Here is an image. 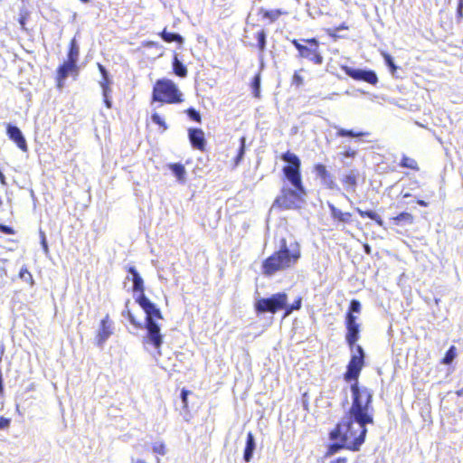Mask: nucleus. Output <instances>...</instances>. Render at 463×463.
<instances>
[{"instance_id": "f257e3e1", "label": "nucleus", "mask_w": 463, "mask_h": 463, "mask_svg": "<svg viewBox=\"0 0 463 463\" xmlns=\"http://www.w3.org/2000/svg\"><path fill=\"white\" fill-rule=\"evenodd\" d=\"M373 421L357 417L353 413L347 412L341 421L336 425L334 430L330 432L332 440L347 441V449L358 451L364 442L367 433L366 425L373 424Z\"/></svg>"}, {"instance_id": "f03ea898", "label": "nucleus", "mask_w": 463, "mask_h": 463, "mask_svg": "<svg viewBox=\"0 0 463 463\" xmlns=\"http://www.w3.org/2000/svg\"><path fill=\"white\" fill-rule=\"evenodd\" d=\"M301 257L300 244L293 240L289 242L281 239L277 251L267 258L262 263V272L267 276H272L278 271L294 267Z\"/></svg>"}, {"instance_id": "7ed1b4c3", "label": "nucleus", "mask_w": 463, "mask_h": 463, "mask_svg": "<svg viewBox=\"0 0 463 463\" xmlns=\"http://www.w3.org/2000/svg\"><path fill=\"white\" fill-rule=\"evenodd\" d=\"M136 302L146 313L145 327L146 329V335L144 338V343L152 345L157 350L158 354H160L159 349L163 344V335L156 319L163 318L161 311L145 294L138 295Z\"/></svg>"}, {"instance_id": "20e7f679", "label": "nucleus", "mask_w": 463, "mask_h": 463, "mask_svg": "<svg viewBox=\"0 0 463 463\" xmlns=\"http://www.w3.org/2000/svg\"><path fill=\"white\" fill-rule=\"evenodd\" d=\"M351 392L353 396V402L348 411L357 417L369 421L373 420V408L372 406L373 392L367 387L358 385V382H354L351 385Z\"/></svg>"}, {"instance_id": "39448f33", "label": "nucleus", "mask_w": 463, "mask_h": 463, "mask_svg": "<svg viewBox=\"0 0 463 463\" xmlns=\"http://www.w3.org/2000/svg\"><path fill=\"white\" fill-rule=\"evenodd\" d=\"M183 94L175 83L168 79L158 80L153 89L152 99L162 103H180Z\"/></svg>"}, {"instance_id": "423d86ee", "label": "nucleus", "mask_w": 463, "mask_h": 463, "mask_svg": "<svg viewBox=\"0 0 463 463\" xmlns=\"http://www.w3.org/2000/svg\"><path fill=\"white\" fill-rule=\"evenodd\" d=\"M281 159L288 165L283 167V173L287 180L292 184V186L300 192H304V186L302 184L301 175H300V159L297 155L287 151L282 154Z\"/></svg>"}, {"instance_id": "0eeeda50", "label": "nucleus", "mask_w": 463, "mask_h": 463, "mask_svg": "<svg viewBox=\"0 0 463 463\" xmlns=\"http://www.w3.org/2000/svg\"><path fill=\"white\" fill-rule=\"evenodd\" d=\"M288 295L285 292L273 294L269 298H261L255 302V310L257 313L275 314L287 306Z\"/></svg>"}, {"instance_id": "6e6552de", "label": "nucleus", "mask_w": 463, "mask_h": 463, "mask_svg": "<svg viewBox=\"0 0 463 463\" xmlns=\"http://www.w3.org/2000/svg\"><path fill=\"white\" fill-rule=\"evenodd\" d=\"M352 355L347 365V370L344 374L346 382H357L361 370L364 364V351L361 345H354V349H350Z\"/></svg>"}, {"instance_id": "1a4fd4ad", "label": "nucleus", "mask_w": 463, "mask_h": 463, "mask_svg": "<svg viewBox=\"0 0 463 463\" xmlns=\"http://www.w3.org/2000/svg\"><path fill=\"white\" fill-rule=\"evenodd\" d=\"M306 194V191L300 192L298 189L283 188L280 195H279L274 203V205L285 209H293L298 206L302 201V196Z\"/></svg>"}, {"instance_id": "9d476101", "label": "nucleus", "mask_w": 463, "mask_h": 463, "mask_svg": "<svg viewBox=\"0 0 463 463\" xmlns=\"http://www.w3.org/2000/svg\"><path fill=\"white\" fill-rule=\"evenodd\" d=\"M302 41L309 44V46L304 45L299 52V56L313 61L315 64H322L323 57L318 52L319 42L316 38L303 39Z\"/></svg>"}, {"instance_id": "9b49d317", "label": "nucleus", "mask_w": 463, "mask_h": 463, "mask_svg": "<svg viewBox=\"0 0 463 463\" xmlns=\"http://www.w3.org/2000/svg\"><path fill=\"white\" fill-rule=\"evenodd\" d=\"M357 317L352 316L351 314H346L345 316V326H346V335L345 341L349 345L350 349H354L355 343L359 339L360 335V325L356 322Z\"/></svg>"}, {"instance_id": "f8f14e48", "label": "nucleus", "mask_w": 463, "mask_h": 463, "mask_svg": "<svg viewBox=\"0 0 463 463\" xmlns=\"http://www.w3.org/2000/svg\"><path fill=\"white\" fill-rule=\"evenodd\" d=\"M343 70L346 75L354 80H363L373 85L376 84L378 81L377 75L373 71L354 69L347 66H345Z\"/></svg>"}, {"instance_id": "ddd939ff", "label": "nucleus", "mask_w": 463, "mask_h": 463, "mask_svg": "<svg viewBox=\"0 0 463 463\" xmlns=\"http://www.w3.org/2000/svg\"><path fill=\"white\" fill-rule=\"evenodd\" d=\"M113 334V322L109 319L107 315L100 322L99 328L96 336L97 345L100 348L103 347L105 342Z\"/></svg>"}, {"instance_id": "4468645a", "label": "nucleus", "mask_w": 463, "mask_h": 463, "mask_svg": "<svg viewBox=\"0 0 463 463\" xmlns=\"http://www.w3.org/2000/svg\"><path fill=\"white\" fill-rule=\"evenodd\" d=\"M188 137L194 148L201 151L204 150L206 141L204 133L201 128H190L188 130Z\"/></svg>"}, {"instance_id": "2eb2a0df", "label": "nucleus", "mask_w": 463, "mask_h": 463, "mask_svg": "<svg viewBox=\"0 0 463 463\" xmlns=\"http://www.w3.org/2000/svg\"><path fill=\"white\" fill-rule=\"evenodd\" d=\"M7 135L10 139H12L14 142L16 143L17 146L21 150L27 151L28 147H27L26 140L19 128H17L16 126L8 124L7 125Z\"/></svg>"}, {"instance_id": "dca6fc26", "label": "nucleus", "mask_w": 463, "mask_h": 463, "mask_svg": "<svg viewBox=\"0 0 463 463\" xmlns=\"http://www.w3.org/2000/svg\"><path fill=\"white\" fill-rule=\"evenodd\" d=\"M317 175L321 179L322 183L329 189L336 188L333 175L326 170L324 165L318 164L315 166Z\"/></svg>"}, {"instance_id": "f3484780", "label": "nucleus", "mask_w": 463, "mask_h": 463, "mask_svg": "<svg viewBox=\"0 0 463 463\" xmlns=\"http://www.w3.org/2000/svg\"><path fill=\"white\" fill-rule=\"evenodd\" d=\"M128 273L131 275V280L133 282V292L134 293H139V295L145 294L144 290V280L141 278L138 271L136 269L135 267L131 266L128 269Z\"/></svg>"}, {"instance_id": "a211bd4d", "label": "nucleus", "mask_w": 463, "mask_h": 463, "mask_svg": "<svg viewBox=\"0 0 463 463\" xmlns=\"http://www.w3.org/2000/svg\"><path fill=\"white\" fill-rule=\"evenodd\" d=\"M327 205L334 220L344 224L350 223L352 222V214L350 213L342 212L331 203H328Z\"/></svg>"}, {"instance_id": "6ab92c4d", "label": "nucleus", "mask_w": 463, "mask_h": 463, "mask_svg": "<svg viewBox=\"0 0 463 463\" xmlns=\"http://www.w3.org/2000/svg\"><path fill=\"white\" fill-rule=\"evenodd\" d=\"M77 70V64L70 61H65L58 69V81L59 86L61 85V81L65 80L70 73Z\"/></svg>"}, {"instance_id": "aec40b11", "label": "nucleus", "mask_w": 463, "mask_h": 463, "mask_svg": "<svg viewBox=\"0 0 463 463\" xmlns=\"http://www.w3.org/2000/svg\"><path fill=\"white\" fill-rule=\"evenodd\" d=\"M255 449V438L251 432H249L247 434L246 445L243 452V459L245 462L249 463L252 459Z\"/></svg>"}, {"instance_id": "412c9836", "label": "nucleus", "mask_w": 463, "mask_h": 463, "mask_svg": "<svg viewBox=\"0 0 463 463\" xmlns=\"http://www.w3.org/2000/svg\"><path fill=\"white\" fill-rule=\"evenodd\" d=\"M168 168L172 171L179 183L184 184L186 182V170L182 164H169Z\"/></svg>"}, {"instance_id": "4be33fe9", "label": "nucleus", "mask_w": 463, "mask_h": 463, "mask_svg": "<svg viewBox=\"0 0 463 463\" xmlns=\"http://www.w3.org/2000/svg\"><path fill=\"white\" fill-rule=\"evenodd\" d=\"M160 37L166 43H172L176 42L179 44H182L184 43V37L176 33H169L165 29H164L160 33Z\"/></svg>"}, {"instance_id": "5701e85b", "label": "nucleus", "mask_w": 463, "mask_h": 463, "mask_svg": "<svg viewBox=\"0 0 463 463\" xmlns=\"http://www.w3.org/2000/svg\"><path fill=\"white\" fill-rule=\"evenodd\" d=\"M79 55H80V47H79L76 40L72 39L71 41L70 50L68 52V61L77 64Z\"/></svg>"}, {"instance_id": "b1692460", "label": "nucleus", "mask_w": 463, "mask_h": 463, "mask_svg": "<svg viewBox=\"0 0 463 463\" xmlns=\"http://www.w3.org/2000/svg\"><path fill=\"white\" fill-rule=\"evenodd\" d=\"M335 129H337L336 136L337 137H365L368 135L366 132H355L352 129H345L339 127H335Z\"/></svg>"}, {"instance_id": "393cba45", "label": "nucleus", "mask_w": 463, "mask_h": 463, "mask_svg": "<svg viewBox=\"0 0 463 463\" xmlns=\"http://www.w3.org/2000/svg\"><path fill=\"white\" fill-rule=\"evenodd\" d=\"M173 70L175 75L184 78L187 75V69L184 65V63L178 60L177 56L175 55L173 60Z\"/></svg>"}, {"instance_id": "a878e982", "label": "nucleus", "mask_w": 463, "mask_h": 463, "mask_svg": "<svg viewBox=\"0 0 463 463\" xmlns=\"http://www.w3.org/2000/svg\"><path fill=\"white\" fill-rule=\"evenodd\" d=\"M356 211L362 217H368L371 220L374 221L378 225H383V221L382 220L381 216L377 214L375 212L370 210L363 211L360 208H356Z\"/></svg>"}, {"instance_id": "bb28decb", "label": "nucleus", "mask_w": 463, "mask_h": 463, "mask_svg": "<svg viewBox=\"0 0 463 463\" xmlns=\"http://www.w3.org/2000/svg\"><path fill=\"white\" fill-rule=\"evenodd\" d=\"M343 182L348 185V187L354 192L355 187L357 185V175L354 173V170L350 171L349 174H347L344 179Z\"/></svg>"}, {"instance_id": "cd10ccee", "label": "nucleus", "mask_w": 463, "mask_h": 463, "mask_svg": "<svg viewBox=\"0 0 463 463\" xmlns=\"http://www.w3.org/2000/svg\"><path fill=\"white\" fill-rule=\"evenodd\" d=\"M130 303V300H127L126 304H125V310L122 312V316L123 317H127L129 320V322L135 326L137 328H142L143 326L141 323L137 322L134 317V315L132 314V312L128 309V305Z\"/></svg>"}, {"instance_id": "c85d7f7f", "label": "nucleus", "mask_w": 463, "mask_h": 463, "mask_svg": "<svg viewBox=\"0 0 463 463\" xmlns=\"http://www.w3.org/2000/svg\"><path fill=\"white\" fill-rule=\"evenodd\" d=\"M348 442L347 441H341L340 442H335L331 445H329L327 452L326 454V457L333 456L334 454L337 453L341 449H347Z\"/></svg>"}, {"instance_id": "c756f323", "label": "nucleus", "mask_w": 463, "mask_h": 463, "mask_svg": "<svg viewBox=\"0 0 463 463\" xmlns=\"http://www.w3.org/2000/svg\"><path fill=\"white\" fill-rule=\"evenodd\" d=\"M260 12L263 14V17L269 19L270 22H275L283 13L279 9L275 10H264L261 9Z\"/></svg>"}, {"instance_id": "7c9ffc66", "label": "nucleus", "mask_w": 463, "mask_h": 463, "mask_svg": "<svg viewBox=\"0 0 463 463\" xmlns=\"http://www.w3.org/2000/svg\"><path fill=\"white\" fill-rule=\"evenodd\" d=\"M400 165L402 167L410 168L412 170H419L418 164H417L416 160H414L413 158L408 157L406 156H403V157L400 163Z\"/></svg>"}, {"instance_id": "2f4dec72", "label": "nucleus", "mask_w": 463, "mask_h": 463, "mask_svg": "<svg viewBox=\"0 0 463 463\" xmlns=\"http://www.w3.org/2000/svg\"><path fill=\"white\" fill-rule=\"evenodd\" d=\"M19 278L24 282L29 283L31 287L34 285V280L32 274L29 272L26 267H22L19 272Z\"/></svg>"}, {"instance_id": "473e14b6", "label": "nucleus", "mask_w": 463, "mask_h": 463, "mask_svg": "<svg viewBox=\"0 0 463 463\" xmlns=\"http://www.w3.org/2000/svg\"><path fill=\"white\" fill-rule=\"evenodd\" d=\"M266 32L264 30H260L257 33L256 38L258 41V47L260 52H263L266 48Z\"/></svg>"}, {"instance_id": "72a5a7b5", "label": "nucleus", "mask_w": 463, "mask_h": 463, "mask_svg": "<svg viewBox=\"0 0 463 463\" xmlns=\"http://www.w3.org/2000/svg\"><path fill=\"white\" fill-rule=\"evenodd\" d=\"M393 221L395 224H399L400 222H406V223H412L413 222V216L409 213H402L396 217L393 218Z\"/></svg>"}, {"instance_id": "f704fd0d", "label": "nucleus", "mask_w": 463, "mask_h": 463, "mask_svg": "<svg viewBox=\"0 0 463 463\" xmlns=\"http://www.w3.org/2000/svg\"><path fill=\"white\" fill-rule=\"evenodd\" d=\"M302 305V298H298L297 300H295L292 304L288 305L287 303V306L284 307L285 309V316H288L291 314L294 310H298L301 308Z\"/></svg>"}, {"instance_id": "c9c22d12", "label": "nucleus", "mask_w": 463, "mask_h": 463, "mask_svg": "<svg viewBox=\"0 0 463 463\" xmlns=\"http://www.w3.org/2000/svg\"><path fill=\"white\" fill-rule=\"evenodd\" d=\"M251 88L255 98L260 97V76L255 75L251 81Z\"/></svg>"}, {"instance_id": "e433bc0d", "label": "nucleus", "mask_w": 463, "mask_h": 463, "mask_svg": "<svg viewBox=\"0 0 463 463\" xmlns=\"http://www.w3.org/2000/svg\"><path fill=\"white\" fill-rule=\"evenodd\" d=\"M456 357V347L454 345L450 346L447 351L442 362L445 364H449L452 363L454 358Z\"/></svg>"}, {"instance_id": "4c0bfd02", "label": "nucleus", "mask_w": 463, "mask_h": 463, "mask_svg": "<svg viewBox=\"0 0 463 463\" xmlns=\"http://www.w3.org/2000/svg\"><path fill=\"white\" fill-rule=\"evenodd\" d=\"M361 312V303L357 299H353L350 302L349 310L347 314H351L352 316H355L354 314H360Z\"/></svg>"}, {"instance_id": "58836bf2", "label": "nucleus", "mask_w": 463, "mask_h": 463, "mask_svg": "<svg viewBox=\"0 0 463 463\" xmlns=\"http://www.w3.org/2000/svg\"><path fill=\"white\" fill-rule=\"evenodd\" d=\"M100 87L102 89L103 96H104V102L107 106V108H111V101L109 99V92L111 91V90L109 88L108 85H106V82H99Z\"/></svg>"}, {"instance_id": "ea45409f", "label": "nucleus", "mask_w": 463, "mask_h": 463, "mask_svg": "<svg viewBox=\"0 0 463 463\" xmlns=\"http://www.w3.org/2000/svg\"><path fill=\"white\" fill-rule=\"evenodd\" d=\"M241 146H240V149H239V152H238V155L236 156V164L238 165L243 158V156H244V153H245V142H246V138L244 137H242L241 138Z\"/></svg>"}, {"instance_id": "a19ab883", "label": "nucleus", "mask_w": 463, "mask_h": 463, "mask_svg": "<svg viewBox=\"0 0 463 463\" xmlns=\"http://www.w3.org/2000/svg\"><path fill=\"white\" fill-rule=\"evenodd\" d=\"M151 119L152 121L158 125L159 127L163 128V130H165L167 129V125L165 124V122L164 121V119L156 113H153L152 116H151Z\"/></svg>"}, {"instance_id": "79ce46f5", "label": "nucleus", "mask_w": 463, "mask_h": 463, "mask_svg": "<svg viewBox=\"0 0 463 463\" xmlns=\"http://www.w3.org/2000/svg\"><path fill=\"white\" fill-rule=\"evenodd\" d=\"M152 449H153L154 453H156V454H159L162 456L165 455V453H166L165 446L163 442L154 443Z\"/></svg>"}, {"instance_id": "37998d69", "label": "nucleus", "mask_w": 463, "mask_h": 463, "mask_svg": "<svg viewBox=\"0 0 463 463\" xmlns=\"http://www.w3.org/2000/svg\"><path fill=\"white\" fill-rule=\"evenodd\" d=\"M383 59H384V61H385L386 65L393 72L397 69V67L394 64L392 57L390 54L385 53V52L383 53Z\"/></svg>"}, {"instance_id": "c03bdc74", "label": "nucleus", "mask_w": 463, "mask_h": 463, "mask_svg": "<svg viewBox=\"0 0 463 463\" xmlns=\"http://www.w3.org/2000/svg\"><path fill=\"white\" fill-rule=\"evenodd\" d=\"M186 112H187L188 117L192 120L196 121V122H200L201 121V115H200V113L196 109H194L193 108H190V109H187Z\"/></svg>"}, {"instance_id": "a18cd8bd", "label": "nucleus", "mask_w": 463, "mask_h": 463, "mask_svg": "<svg viewBox=\"0 0 463 463\" xmlns=\"http://www.w3.org/2000/svg\"><path fill=\"white\" fill-rule=\"evenodd\" d=\"M98 67H99V71H100V73L102 75V81L101 82H106V85H108L109 84V72H108V71L100 63H98Z\"/></svg>"}, {"instance_id": "49530a36", "label": "nucleus", "mask_w": 463, "mask_h": 463, "mask_svg": "<svg viewBox=\"0 0 463 463\" xmlns=\"http://www.w3.org/2000/svg\"><path fill=\"white\" fill-rule=\"evenodd\" d=\"M292 84L296 85L297 87H298V86L303 84V78L297 71L293 75Z\"/></svg>"}, {"instance_id": "de8ad7c7", "label": "nucleus", "mask_w": 463, "mask_h": 463, "mask_svg": "<svg viewBox=\"0 0 463 463\" xmlns=\"http://www.w3.org/2000/svg\"><path fill=\"white\" fill-rule=\"evenodd\" d=\"M356 154H357L356 150L351 149L350 147H345V150L342 153L344 157H351V158H354L356 156Z\"/></svg>"}, {"instance_id": "09e8293b", "label": "nucleus", "mask_w": 463, "mask_h": 463, "mask_svg": "<svg viewBox=\"0 0 463 463\" xmlns=\"http://www.w3.org/2000/svg\"><path fill=\"white\" fill-rule=\"evenodd\" d=\"M189 393H190V392L186 391L184 389H183L181 392V400L183 402V407L184 409L187 407V398H188Z\"/></svg>"}, {"instance_id": "8fccbe9b", "label": "nucleus", "mask_w": 463, "mask_h": 463, "mask_svg": "<svg viewBox=\"0 0 463 463\" xmlns=\"http://www.w3.org/2000/svg\"><path fill=\"white\" fill-rule=\"evenodd\" d=\"M10 425V420L5 417L0 418V430L7 429Z\"/></svg>"}, {"instance_id": "3c124183", "label": "nucleus", "mask_w": 463, "mask_h": 463, "mask_svg": "<svg viewBox=\"0 0 463 463\" xmlns=\"http://www.w3.org/2000/svg\"><path fill=\"white\" fill-rule=\"evenodd\" d=\"M41 244L43 246V251L45 254H48L49 252V248H48V244H47V241H46V237L44 235L43 232H42V241H41Z\"/></svg>"}, {"instance_id": "603ef678", "label": "nucleus", "mask_w": 463, "mask_h": 463, "mask_svg": "<svg viewBox=\"0 0 463 463\" xmlns=\"http://www.w3.org/2000/svg\"><path fill=\"white\" fill-rule=\"evenodd\" d=\"M0 230L5 234H13L14 233L13 229L6 225H0Z\"/></svg>"}, {"instance_id": "864d4df0", "label": "nucleus", "mask_w": 463, "mask_h": 463, "mask_svg": "<svg viewBox=\"0 0 463 463\" xmlns=\"http://www.w3.org/2000/svg\"><path fill=\"white\" fill-rule=\"evenodd\" d=\"M292 44L296 47V49L300 52L301 49L304 47V44H301L298 40L293 39L291 41Z\"/></svg>"}, {"instance_id": "5fc2aeb1", "label": "nucleus", "mask_w": 463, "mask_h": 463, "mask_svg": "<svg viewBox=\"0 0 463 463\" xmlns=\"http://www.w3.org/2000/svg\"><path fill=\"white\" fill-rule=\"evenodd\" d=\"M457 14L458 16H462L463 14V0H458V5L457 8Z\"/></svg>"}, {"instance_id": "6e6d98bb", "label": "nucleus", "mask_w": 463, "mask_h": 463, "mask_svg": "<svg viewBox=\"0 0 463 463\" xmlns=\"http://www.w3.org/2000/svg\"><path fill=\"white\" fill-rule=\"evenodd\" d=\"M345 458H338L335 460L332 461L331 463H346Z\"/></svg>"}, {"instance_id": "4d7b16f0", "label": "nucleus", "mask_w": 463, "mask_h": 463, "mask_svg": "<svg viewBox=\"0 0 463 463\" xmlns=\"http://www.w3.org/2000/svg\"><path fill=\"white\" fill-rule=\"evenodd\" d=\"M0 183L2 184H6L5 176L1 170H0Z\"/></svg>"}, {"instance_id": "13d9d810", "label": "nucleus", "mask_w": 463, "mask_h": 463, "mask_svg": "<svg viewBox=\"0 0 463 463\" xmlns=\"http://www.w3.org/2000/svg\"><path fill=\"white\" fill-rule=\"evenodd\" d=\"M364 249L365 253H367V254L371 253V247L368 244H364Z\"/></svg>"}, {"instance_id": "bf43d9fd", "label": "nucleus", "mask_w": 463, "mask_h": 463, "mask_svg": "<svg viewBox=\"0 0 463 463\" xmlns=\"http://www.w3.org/2000/svg\"><path fill=\"white\" fill-rule=\"evenodd\" d=\"M417 203L419 205H420V206H427L428 205V203L425 201H423V200H418Z\"/></svg>"}, {"instance_id": "052dcab7", "label": "nucleus", "mask_w": 463, "mask_h": 463, "mask_svg": "<svg viewBox=\"0 0 463 463\" xmlns=\"http://www.w3.org/2000/svg\"><path fill=\"white\" fill-rule=\"evenodd\" d=\"M456 394L459 397L463 395V387L456 392Z\"/></svg>"}, {"instance_id": "680f3d73", "label": "nucleus", "mask_w": 463, "mask_h": 463, "mask_svg": "<svg viewBox=\"0 0 463 463\" xmlns=\"http://www.w3.org/2000/svg\"><path fill=\"white\" fill-rule=\"evenodd\" d=\"M136 463H146V461H144L143 459H137V460L136 461Z\"/></svg>"}, {"instance_id": "e2e57ef3", "label": "nucleus", "mask_w": 463, "mask_h": 463, "mask_svg": "<svg viewBox=\"0 0 463 463\" xmlns=\"http://www.w3.org/2000/svg\"><path fill=\"white\" fill-rule=\"evenodd\" d=\"M147 45H148V46L155 45V43H154V42H149V43H147Z\"/></svg>"}, {"instance_id": "0e129e2a", "label": "nucleus", "mask_w": 463, "mask_h": 463, "mask_svg": "<svg viewBox=\"0 0 463 463\" xmlns=\"http://www.w3.org/2000/svg\"><path fill=\"white\" fill-rule=\"evenodd\" d=\"M83 3H88L90 0H81Z\"/></svg>"}, {"instance_id": "69168bd1", "label": "nucleus", "mask_w": 463, "mask_h": 463, "mask_svg": "<svg viewBox=\"0 0 463 463\" xmlns=\"http://www.w3.org/2000/svg\"><path fill=\"white\" fill-rule=\"evenodd\" d=\"M408 196H410V194H404V197H408Z\"/></svg>"}]
</instances>
